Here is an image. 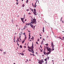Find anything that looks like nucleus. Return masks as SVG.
<instances>
[{"label": "nucleus", "instance_id": "f257e3e1", "mask_svg": "<svg viewBox=\"0 0 64 64\" xmlns=\"http://www.w3.org/2000/svg\"><path fill=\"white\" fill-rule=\"evenodd\" d=\"M30 47H31V48H30L29 49H29H28V50L30 52H31L32 53L34 54V50L33 49H34V46H33V42H32V46Z\"/></svg>", "mask_w": 64, "mask_h": 64}, {"label": "nucleus", "instance_id": "f03ea898", "mask_svg": "<svg viewBox=\"0 0 64 64\" xmlns=\"http://www.w3.org/2000/svg\"><path fill=\"white\" fill-rule=\"evenodd\" d=\"M28 24H29V25L31 27H32V28H33V25L32 24V22L31 23V22H30V23H28Z\"/></svg>", "mask_w": 64, "mask_h": 64}, {"label": "nucleus", "instance_id": "7ed1b4c3", "mask_svg": "<svg viewBox=\"0 0 64 64\" xmlns=\"http://www.w3.org/2000/svg\"><path fill=\"white\" fill-rule=\"evenodd\" d=\"M46 48L47 50V51H49V50H51V48H48V47L47 46H46Z\"/></svg>", "mask_w": 64, "mask_h": 64}, {"label": "nucleus", "instance_id": "20e7f679", "mask_svg": "<svg viewBox=\"0 0 64 64\" xmlns=\"http://www.w3.org/2000/svg\"><path fill=\"white\" fill-rule=\"evenodd\" d=\"M33 22H36V20L35 18H32Z\"/></svg>", "mask_w": 64, "mask_h": 64}, {"label": "nucleus", "instance_id": "39448f33", "mask_svg": "<svg viewBox=\"0 0 64 64\" xmlns=\"http://www.w3.org/2000/svg\"><path fill=\"white\" fill-rule=\"evenodd\" d=\"M51 45H52V47H53V46H54H54H54V44H53V42H52V43H51Z\"/></svg>", "mask_w": 64, "mask_h": 64}, {"label": "nucleus", "instance_id": "423d86ee", "mask_svg": "<svg viewBox=\"0 0 64 64\" xmlns=\"http://www.w3.org/2000/svg\"><path fill=\"white\" fill-rule=\"evenodd\" d=\"M52 51H54V46H53V47H52Z\"/></svg>", "mask_w": 64, "mask_h": 64}, {"label": "nucleus", "instance_id": "0eeeda50", "mask_svg": "<svg viewBox=\"0 0 64 64\" xmlns=\"http://www.w3.org/2000/svg\"><path fill=\"white\" fill-rule=\"evenodd\" d=\"M45 50H46V49H44V53L45 55H46V54H45V53H46V52H45Z\"/></svg>", "mask_w": 64, "mask_h": 64}, {"label": "nucleus", "instance_id": "6e6552de", "mask_svg": "<svg viewBox=\"0 0 64 64\" xmlns=\"http://www.w3.org/2000/svg\"><path fill=\"white\" fill-rule=\"evenodd\" d=\"M35 12H36V11L35 8H34V12H33V13H35Z\"/></svg>", "mask_w": 64, "mask_h": 64}, {"label": "nucleus", "instance_id": "1a4fd4ad", "mask_svg": "<svg viewBox=\"0 0 64 64\" xmlns=\"http://www.w3.org/2000/svg\"><path fill=\"white\" fill-rule=\"evenodd\" d=\"M20 19H21V20L22 21V22L24 21V19H23V18H21Z\"/></svg>", "mask_w": 64, "mask_h": 64}, {"label": "nucleus", "instance_id": "9d476101", "mask_svg": "<svg viewBox=\"0 0 64 64\" xmlns=\"http://www.w3.org/2000/svg\"><path fill=\"white\" fill-rule=\"evenodd\" d=\"M31 46H29V45H28V49H29V50H30V49H30V48H31Z\"/></svg>", "mask_w": 64, "mask_h": 64}, {"label": "nucleus", "instance_id": "9b49d317", "mask_svg": "<svg viewBox=\"0 0 64 64\" xmlns=\"http://www.w3.org/2000/svg\"><path fill=\"white\" fill-rule=\"evenodd\" d=\"M36 23H37V22L36 21L34 22H32V24H33L34 23V24H36Z\"/></svg>", "mask_w": 64, "mask_h": 64}, {"label": "nucleus", "instance_id": "f8f14e48", "mask_svg": "<svg viewBox=\"0 0 64 64\" xmlns=\"http://www.w3.org/2000/svg\"><path fill=\"white\" fill-rule=\"evenodd\" d=\"M42 31L43 32H44V27L43 26V28Z\"/></svg>", "mask_w": 64, "mask_h": 64}, {"label": "nucleus", "instance_id": "ddd939ff", "mask_svg": "<svg viewBox=\"0 0 64 64\" xmlns=\"http://www.w3.org/2000/svg\"><path fill=\"white\" fill-rule=\"evenodd\" d=\"M25 40H24L22 41V44L24 43V42H25Z\"/></svg>", "mask_w": 64, "mask_h": 64}, {"label": "nucleus", "instance_id": "4468645a", "mask_svg": "<svg viewBox=\"0 0 64 64\" xmlns=\"http://www.w3.org/2000/svg\"><path fill=\"white\" fill-rule=\"evenodd\" d=\"M42 63H43V62H39V63H38V64H42Z\"/></svg>", "mask_w": 64, "mask_h": 64}, {"label": "nucleus", "instance_id": "2eb2a0df", "mask_svg": "<svg viewBox=\"0 0 64 64\" xmlns=\"http://www.w3.org/2000/svg\"><path fill=\"white\" fill-rule=\"evenodd\" d=\"M24 6L25 5L24 4H23L22 5V7H24Z\"/></svg>", "mask_w": 64, "mask_h": 64}, {"label": "nucleus", "instance_id": "dca6fc26", "mask_svg": "<svg viewBox=\"0 0 64 64\" xmlns=\"http://www.w3.org/2000/svg\"><path fill=\"white\" fill-rule=\"evenodd\" d=\"M58 38H60V39H61V40H63V41L64 40H63V39H62L60 37H58Z\"/></svg>", "mask_w": 64, "mask_h": 64}, {"label": "nucleus", "instance_id": "f3484780", "mask_svg": "<svg viewBox=\"0 0 64 64\" xmlns=\"http://www.w3.org/2000/svg\"><path fill=\"white\" fill-rule=\"evenodd\" d=\"M41 61H42L41 60H39V61H38V63H39L41 62Z\"/></svg>", "mask_w": 64, "mask_h": 64}, {"label": "nucleus", "instance_id": "a211bd4d", "mask_svg": "<svg viewBox=\"0 0 64 64\" xmlns=\"http://www.w3.org/2000/svg\"><path fill=\"white\" fill-rule=\"evenodd\" d=\"M20 48H22V46H21V45H20Z\"/></svg>", "mask_w": 64, "mask_h": 64}, {"label": "nucleus", "instance_id": "6ab92c4d", "mask_svg": "<svg viewBox=\"0 0 64 64\" xmlns=\"http://www.w3.org/2000/svg\"><path fill=\"white\" fill-rule=\"evenodd\" d=\"M32 19H31V23H32V22H33V20H32Z\"/></svg>", "mask_w": 64, "mask_h": 64}, {"label": "nucleus", "instance_id": "aec40b11", "mask_svg": "<svg viewBox=\"0 0 64 64\" xmlns=\"http://www.w3.org/2000/svg\"><path fill=\"white\" fill-rule=\"evenodd\" d=\"M34 15H36V12L34 13Z\"/></svg>", "mask_w": 64, "mask_h": 64}, {"label": "nucleus", "instance_id": "412c9836", "mask_svg": "<svg viewBox=\"0 0 64 64\" xmlns=\"http://www.w3.org/2000/svg\"><path fill=\"white\" fill-rule=\"evenodd\" d=\"M45 45H46L47 46H48V44H45Z\"/></svg>", "mask_w": 64, "mask_h": 64}, {"label": "nucleus", "instance_id": "4be33fe9", "mask_svg": "<svg viewBox=\"0 0 64 64\" xmlns=\"http://www.w3.org/2000/svg\"><path fill=\"white\" fill-rule=\"evenodd\" d=\"M45 54H46V55H49V54H48L47 53V52H46V53H45Z\"/></svg>", "mask_w": 64, "mask_h": 64}, {"label": "nucleus", "instance_id": "5701e85b", "mask_svg": "<svg viewBox=\"0 0 64 64\" xmlns=\"http://www.w3.org/2000/svg\"><path fill=\"white\" fill-rule=\"evenodd\" d=\"M49 51V52H51V50H49V51Z\"/></svg>", "mask_w": 64, "mask_h": 64}, {"label": "nucleus", "instance_id": "b1692460", "mask_svg": "<svg viewBox=\"0 0 64 64\" xmlns=\"http://www.w3.org/2000/svg\"><path fill=\"white\" fill-rule=\"evenodd\" d=\"M25 27V28H26L27 27V26H26V25L25 26H24Z\"/></svg>", "mask_w": 64, "mask_h": 64}, {"label": "nucleus", "instance_id": "393cba45", "mask_svg": "<svg viewBox=\"0 0 64 64\" xmlns=\"http://www.w3.org/2000/svg\"><path fill=\"white\" fill-rule=\"evenodd\" d=\"M47 59L45 58L44 59V60L45 61H47Z\"/></svg>", "mask_w": 64, "mask_h": 64}, {"label": "nucleus", "instance_id": "a878e982", "mask_svg": "<svg viewBox=\"0 0 64 64\" xmlns=\"http://www.w3.org/2000/svg\"><path fill=\"white\" fill-rule=\"evenodd\" d=\"M26 3H27L28 2V0H27L26 1Z\"/></svg>", "mask_w": 64, "mask_h": 64}, {"label": "nucleus", "instance_id": "bb28decb", "mask_svg": "<svg viewBox=\"0 0 64 64\" xmlns=\"http://www.w3.org/2000/svg\"><path fill=\"white\" fill-rule=\"evenodd\" d=\"M36 43L37 44H38V45H39V44H38V42H36Z\"/></svg>", "mask_w": 64, "mask_h": 64}, {"label": "nucleus", "instance_id": "cd10ccee", "mask_svg": "<svg viewBox=\"0 0 64 64\" xmlns=\"http://www.w3.org/2000/svg\"><path fill=\"white\" fill-rule=\"evenodd\" d=\"M19 38H17V40H18H18H19Z\"/></svg>", "mask_w": 64, "mask_h": 64}, {"label": "nucleus", "instance_id": "c85d7f7f", "mask_svg": "<svg viewBox=\"0 0 64 64\" xmlns=\"http://www.w3.org/2000/svg\"><path fill=\"white\" fill-rule=\"evenodd\" d=\"M29 10L28 9H27V10H26V11H29Z\"/></svg>", "mask_w": 64, "mask_h": 64}, {"label": "nucleus", "instance_id": "c756f323", "mask_svg": "<svg viewBox=\"0 0 64 64\" xmlns=\"http://www.w3.org/2000/svg\"><path fill=\"white\" fill-rule=\"evenodd\" d=\"M26 38H27V37L26 36H25L24 38L25 39V40H26Z\"/></svg>", "mask_w": 64, "mask_h": 64}, {"label": "nucleus", "instance_id": "7c9ffc66", "mask_svg": "<svg viewBox=\"0 0 64 64\" xmlns=\"http://www.w3.org/2000/svg\"><path fill=\"white\" fill-rule=\"evenodd\" d=\"M18 2H17L16 4V5H18Z\"/></svg>", "mask_w": 64, "mask_h": 64}, {"label": "nucleus", "instance_id": "2f4dec72", "mask_svg": "<svg viewBox=\"0 0 64 64\" xmlns=\"http://www.w3.org/2000/svg\"><path fill=\"white\" fill-rule=\"evenodd\" d=\"M24 48H26V46H24Z\"/></svg>", "mask_w": 64, "mask_h": 64}, {"label": "nucleus", "instance_id": "473e14b6", "mask_svg": "<svg viewBox=\"0 0 64 64\" xmlns=\"http://www.w3.org/2000/svg\"><path fill=\"white\" fill-rule=\"evenodd\" d=\"M36 2H35L36 3H37V0H36Z\"/></svg>", "mask_w": 64, "mask_h": 64}, {"label": "nucleus", "instance_id": "72a5a7b5", "mask_svg": "<svg viewBox=\"0 0 64 64\" xmlns=\"http://www.w3.org/2000/svg\"><path fill=\"white\" fill-rule=\"evenodd\" d=\"M32 5L33 7H34V4H33V3H32Z\"/></svg>", "mask_w": 64, "mask_h": 64}, {"label": "nucleus", "instance_id": "f704fd0d", "mask_svg": "<svg viewBox=\"0 0 64 64\" xmlns=\"http://www.w3.org/2000/svg\"><path fill=\"white\" fill-rule=\"evenodd\" d=\"M6 53V52H4V53H3L4 54H5V53Z\"/></svg>", "mask_w": 64, "mask_h": 64}, {"label": "nucleus", "instance_id": "c9c22d12", "mask_svg": "<svg viewBox=\"0 0 64 64\" xmlns=\"http://www.w3.org/2000/svg\"><path fill=\"white\" fill-rule=\"evenodd\" d=\"M21 55L22 56H23L24 55V54H22Z\"/></svg>", "mask_w": 64, "mask_h": 64}, {"label": "nucleus", "instance_id": "e433bc0d", "mask_svg": "<svg viewBox=\"0 0 64 64\" xmlns=\"http://www.w3.org/2000/svg\"><path fill=\"white\" fill-rule=\"evenodd\" d=\"M37 40H38V42L39 41V40H40L38 38Z\"/></svg>", "mask_w": 64, "mask_h": 64}, {"label": "nucleus", "instance_id": "4c0bfd02", "mask_svg": "<svg viewBox=\"0 0 64 64\" xmlns=\"http://www.w3.org/2000/svg\"><path fill=\"white\" fill-rule=\"evenodd\" d=\"M30 37H29V38H28V40H30Z\"/></svg>", "mask_w": 64, "mask_h": 64}, {"label": "nucleus", "instance_id": "58836bf2", "mask_svg": "<svg viewBox=\"0 0 64 64\" xmlns=\"http://www.w3.org/2000/svg\"><path fill=\"white\" fill-rule=\"evenodd\" d=\"M28 14H29V15H30L31 14V13H30V12L29 13H28Z\"/></svg>", "mask_w": 64, "mask_h": 64}, {"label": "nucleus", "instance_id": "ea45409f", "mask_svg": "<svg viewBox=\"0 0 64 64\" xmlns=\"http://www.w3.org/2000/svg\"><path fill=\"white\" fill-rule=\"evenodd\" d=\"M22 22H23V23L24 24V23H25V22L24 21H23Z\"/></svg>", "mask_w": 64, "mask_h": 64}, {"label": "nucleus", "instance_id": "a19ab883", "mask_svg": "<svg viewBox=\"0 0 64 64\" xmlns=\"http://www.w3.org/2000/svg\"><path fill=\"white\" fill-rule=\"evenodd\" d=\"M25 32H24L23 34H23V35H25Z\"/></svg>", "mask_w": 64, "mask_h": 64}, {"label": "nucleus", "instance_id": "79ce46f5", "mask_svg": "<svg viewBox=\"0 0 64 64\" xmlns=\"http://www.w3.org/2000/svg\"><path fill=\"white\" fill-rule=\"evenodd\" d=\"M46 64H47V61H46Z\"/></svg>", "mask_w": 64, "mask_h": 64}, {"label": "nucleus", "instance_id": "37998d69", "mask_svg": "<svg viewBox=\"0 0 64 64\" xmlns=\"http://www.w3.org/2000/svg\"><path fill=\"white\" fill-rule=\"evenodd\" d=\"M42 62V63H44V60H43V61Z\"/></svg>", "mask_w": 64, "mask_h": 64}, {"label": "nucleus", "instance_id": "c03bdc74", "mask_svg": "<svg viewBox=\"0 0 64 64\" xmlns=\"http://www.w3.org/2000/svg\"><path fill=\"white\" fill-rule=\"evenodd\" d=\"M12 22L13 23V20L12 19Z\"/></svg>", "mask_w": 64, "mask_h": 64}, {"label": "nucleus", "instance_id": "a18cd8bd", "mask_svg": "<svg viewBox=\"0 0 64 64\" xmlns=\"http://www.w3.org/2000/svg\"><path fill=\"white\" fill-rule=\"evenodd\" d=\"M29 37H31V36H30V35H29Z\"/></svg>", "mask_w": 64, "mask_h": 64}, {"label": "nucleus", "instance_id": "49530a36", "mask_svg": "<svg viewBox=\"0 0 64 64\" xmlns=\"http://www.w3.org/2000/svg\"><path fill=\"white\" fill-rule=\"evenodd\" d=\"M32 10V12H33V9H32V10Z\"/></svg>", "mask_w": 64, "mask_h": 64}, {"label": "nucleus", "instance_id": "de8ad7c7", "mask_svg": "<svg viewBox=\"0 0 64 64\" xmlns=\"http://www.w3.org/2000/svg\"><path fill=\"white\" fill-rule=\"evenodd\" d=\"M32 55H33V56H35V55H34V54H32Z\"/></svg>", "mask_w": 64, "mask_h": 64}, {"label": "nucleus", "instance_id": "09e8293b", "mask_svg": "<svg viewBox=\"0 0 64 64\" xmlns=\"http://www.w3.org/2000/svg\"><path fill=\"white\" fill-rule=\"evenodd\" d=\"M41 42L42 43H43V40H42V41Z\"/></svg>", "mask_w": 64, "mask_h": 64}, {"label": "nucleus", "instance_id": "8fccbe9b", "mask_svg": "<svg viewBox=\"0 0 64 64\" xmlns=\"http://www.w3.org/2000/svg\"><path fill=\"white\" fill-rule=\"evenodd\" d=\"M20 33H21L20 34L21 35H22V32H20Z\"/></svg>", "mask_w": 64, "mask_h": 64}, {"label": "nucleus", "instance_id": "3c124183", "mask_svg": "<svg viewBox=\"0 0 64 64\" xmlns=\"http://www.w3.org/2000/svg\"><path fill=\"white\" fill-rule=\"evenodd\" d=\"M36 6V4L34 5V8H35V7Z\"/></svg>", "mask_w": 64, "mask_h": 64}, {"label": "nucleus", "instance_id": "603ef678", "mask_svg": "<svg viewBox=\"0 0 64 64\" xmlns=\"http://www.w3.org/2000/svg\"><path fill=\"white\" fill-rule=\"evenodd\" d=\"M43 40H44V41H45V39H44V38H43Z\"/></svg>", "mask_w": 64, "mask_h": 64}, {"label": "nucleus", "instance_id": "864d4df0", "mask_svg": "<svg viewBox=\"0 0 64 64\" xmlns=\"http://www.w3.org/2000/svg\"><path fill=\"white\" fill-rule=\"evenodd\" d=\"M25 28H23L24 30H25Z\"/></svg>", "mask_w": 64, "mask_h": 64}, {"label": "nucleus", "instance_id": "5fc2aeb1", "mask_svg": "<svg viewBox=\"0 0 64 64\" xmlns=\"http://www.w3.org/2000/svg\"><path fill=\"white\" fill-rule=\"evenodd\" d=\"M62 38H63V40H64V37H62Z\"/></svg>", "mask_w": 64, "mask_h": 64}, {"label": "nucleus", "instance_id": "6e6d98bb", "mask_svg": "<svg viewBox=\"0 0 64 64\" xmlns=\"http://www.w3.org/2000/svg\"><path fill=\"white\" fill-rule=\"evenodd\" d=\"M17 44L18 45V46H19V45L18 44V43Z\"/></svg>", "mask_w": 64, "mask_h": 64}, {"label": "nucleus", "instance_id": "4d7b16f0", "mask_svg": "<svg viewBox=\"0 0 64 64\" xmlns=\"http://www.w3.org/2000/svg\"><path fill=\"white\" fill-rule=\"evenodd\" d=\"M16 42H17V43H18V41H17V40H16Z\"/></svg>", "mask_w": 64, "mask_h": 64}, {"label": "nucleus", "instance_id": "13d9d810", "mask_svg": "<svg viewBox=\"0 0 64 64\" xmlns=\"http://www.w3.org/2000/svg\"><path fill=\"white\" fill-rule=\"evenodd\" d=\"M24 35L25 36V37H26V34H24Z\"/></svg>", "mask_w": 64, "mask_h": 64}, {"label": "nucleus", "instance_id": "bf43d9fd", "mask_svg": "<svg viewBox=\"0 0 64 64\" xmlns=\"http://www.w3.org/2000/svg\"><path fill=\"white\" fill-rule=\"evenodd\" d=\"M36 54H38V53H37V52H36Z\"/></svg>", "mask_w": 64, "mask_h": 64}, {"label": "nucleus", "instance_id": "052dcab7", "mask_svg": "<svg viewBox=\"0 0 64 64\" xmlns=\"http://www.w3.org/2000/svg\"><path fill=\"white\" fill-rule=\"evenodd\" d=\"M43 52V51H42V50H40V52Z\"/></svg>", "mask_w": 64, "mask_h": 64}, {"label": "nucleus", "instance_id": "680f3d73", "mask_svg": "<svg viewBox=\"0 0 64 64\" xmlns=\"http://www.w3.org/2000/svg\"><path fill=\"white\" fill-rule=\"evenodd\" d=\"M29 8L30 9V10H32V8Z\"/></svg>", "mask_w": 64, "mask_h": 64}, {"label": "nucleus", "instance_id": "e2e57ef3", "mask_svg": "<svg viewBox=\"0 0 64 64\" xmlns=\"http://www.w3.org/2000/svg\"><path fill=\"white\" fill-rule=\"evenodd\" d=\"M49 56L48 57V60H49Z\"/></svg>", "mask_w": 64, "mask_h": 64}, {"label": "nucleus", "instance_id": "0e129e2a", "mask_svg": "<svg viewBox=\"0 0 64 64\" xmlns=\"http://www.w3.org/2000/svg\"><path fill=\"white\" fill-rule=\"evenodd\" d=\"M19 39L20 40H21V38H19Z\"/></svg>", "mask_w": 64, "mask_h": 64}, {"label": "nucleus", "instance_id": "69168bd1", "mask_svg": "<svg viewBox=\"0 0 64 64\" xmlns=\"http://www.w3.org/2000/svg\"><path fill=\"white\" fill-rule=\"evenodd\" d=\"M0 50L1 51H2V50L0 49Z\"/></svg>", "mask_w": 64, "mask_h": 64}, {"label": "nucleus", "instance_id": "338daca9", "mask_svg": "<svg viewBox=\"0 0 64 64\" xmlns=\"http://www.w3.org/2000/svg\"><path fill=\"white\" fill-rule=\"evenodd\" d=\"M24 21H25V22H26V19H25Z\"/></svg>", "mask_w": 64, "mask_h": 64}, {"label": "nucleus", "instance_id": "774afa93", "mask_svg": "<svg viewBox=\"0 0 64 64\" xmlns=\"http://www.w3.org/2000/svg\"><path fill=\"white\" fill-rule=\"evenodd\" d=\"M25 51V50H24L22 51V52H24V51Z\"/></svg>", "mask_w": 64, "mask_h": 64}]
</instances>
